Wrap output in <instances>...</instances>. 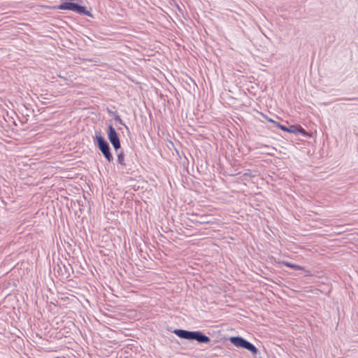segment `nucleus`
Segmentation results:
<instances>
[{
	"mask_svg": "<svg viewBox=\"0 0 358 358\" xmlns=\"http://www.w3.org/2000/svg\"><path fill=\"white\" fill-rule=\"evenodd\" d=\"M230 342L236 347L237 348H242L244 349H246L249 351H250L252 355H257L258 352L257 348L250 343V342L247 341L244 338L238 336H234L231 337L229 338Z\"/></svg>",
	"mask_w": 358,
	"mask_h": 358,
	"instance_id": "nucleus-1",
	"label": "nucleus"
},
{
	"mask_svg": "<svg viewBox=\"0 0 358 358\" xmlns=\"http://www.w3.org/2000/svg\"><path fill=\"white\" fill-rule=\"evenodd\" d=\"M60 10H70L78 13L84 14L85 15L92 17L90 12L86 10L84 6H80L74 3H64L58 6Z\"/></svg>",
	"mask_w": 358,
	"mask_h": 358,
	"instance_id": "nucleus-2",
	"label": "nucleus"
},
{
	"mask_svg": "<svg viewBox=\"0 0 358 358\" xmlns=\"http://www.w3.org/2000/svg\"><path fill=\"white\" fill-rule=\"evenodd\" d=\"M99 150L108 162L112 161L113 156L110 152L108 143L101 136H96Z\"/></svg>",
	"mask_w": 358,
	"mask_h": 358,
	"instance_id": "nucleus-3",
	"label": "nucleus"
},
{
	"mask_svg": "<svg viewBox=\"0 0 358 358\" xmlns=\"http://www.w3.org/2000/svg\"><path fill=\"white\" fill-rule=\"evenodd\" d=\"M108 138L115 150L120 148V143L115 129L112 125L108 126Z\"/></svg>",
	"mask_w": 358,
	"mask_h": 358,
	"instance_id": "nucleus-4",
	"label": "nucleus"
},
{
	"mask_svg": "<svg viewBox=\"0 0 358 358\" xmlns=\"http://www.w3.org/2000/svg\"><path fill=\"white\" fill-rule=\"evenodd\" d=\"M199 331H189L182 329H176L174 334L178 336L187 340H196Z\"/></svg>",
	"mask_w": 358,
	"mask_h": 358,
	"instance_id": "nucleus-5",
	"label": "nucleus"
},
{
	"mask_svg": "<svg viewBox=\"0 0 358 358\" xmlns=\"http://www.w3.org/2000/svg\"><path fill=\"white\" fill-rule=\"evenodd\" d=\"M196 341L201 343H207L210 342V340L209 337L203 335L201 332L199 331L196 336Z\"/></svg>",
	"mask_w": 358,
	"mask_h": 358,
	"instance_id": "nucleus-6",
	"label": "nucleus"
},
{
	"mask_svg": "<svg viewBox=\"0 0 358 358\" xmlns=\"http://www.w3.org/2000/svg\"><path fill=\"white\" fill-rule=\"evenodd\" d=\"M282 264L295 270H304L302 266L289 262H282Z\"/></svg>",
	"mask_w": 358,
	"mask_h": 358,
	"instance_id": "nucleus-7",
	"label": "nucleus"
},
{
	"mask_svg": "<svg viewBox=\"0 0 358 358\" xmlns=\"http://www.w3.org/2000/svg\"><path fill=\"white\" fill-rule=\"evenodd\" d=\"M117 162L122 165H124V155L122 153H120L117 155Z\"/></svg>",
	"mask_w": 358,
	"mask_h": 358,
	"instance_id": "nucleus-8",
	"label": "nucleus"
},
{
	"mask_svg": "<svg viewBox=\"0 0 358 358\" xmlns=\"http://www.w3.org/2000/svg\"><path fill=\"white\" fill-rule=\"evenodd\" d=\"M287 131L290 133H296L297 129L295 126H291L289 128L287 129Z\"/></svg>",
	"mask_w": 358,
	"mask_h": 358,
	"instance_id": "nucleus-9",
	"label": "nucleus"
},
{
	"mask_svg": "<svg viewBox=\"0 0 358 358\" xmlns=\"http://www.w3.org/2000/svg\"><path fill=\"white\" fill-rule=\"evenodd\" d=\"M115 120L120 122V124H122V125H124L126 128H127V127L123 123L122 119L120 118V117L119 115H116L115 117H114Z\"/></svg>",
	"mask_w": 358,
	"mask_h": 358,
	"instance_id": "nucleus-10",
	"label": "nucleus"
},
{
	"mask_svg": "<svg viewBox=\"0 0 358 358\" xmlns=\"http://www.w3.org/2000/svg\"><path fill=\"white\" fill-rule=\"evenodd\" d=\"M275 124L277 125V127H278L282 130L287 131V129L288 128H287V127H284L282 125H280L279 123H275Z\"/></svg>",
	"mask_w": 358,
	"mask_h": 358,
	"instance_id": "nucleus-11",
	"label": "nucleus"
},
{
	"mask_svg": "<svg viewBox=\"0 0 358 358\" xmlns=\"http://www.w3.org/2000/svg\"><path fill=\"white\" fill-rule=\"evenodd\" d=\"M266 119L268 121H269V122H274V123H275L273 120H271V119H270V118H268V117H266Z\"/></svg>",
	"mask_w": 358,
	"mask_h": 358,
	"instance_id": "nucleus-12",
	"label": "nucleus"
},
{
	"mask_svg": "<svg viewBox=\"0 0 358 358\" xmlns=\"http://www.w3.org/2000/svg\"><path fill=\"white\" fill-rule=\"evenodd\" d=\"M301 133H303V134H306V131H305L303 129L301 130Z\"/></svg>",
	"mask_w": 358,
	"mask_h": 358,
	"instance_id": "nucleus-13",
	"label": "nucleus"
}]
</instances>
